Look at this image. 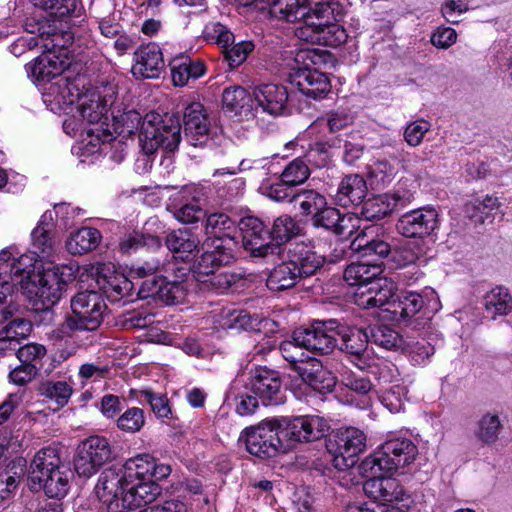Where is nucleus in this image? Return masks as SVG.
<instances>
[{
	"mask_svg": "<svg viewBox=\"0 0 512 512\" xmlns=\"http://www.w3.org/2000/svg\"><path fill=\"white\" fill-rule=\"evenodd\" d=\"M250 96L240 86L226 88L222 95V103L229 111L240 113L249 106Z\"/></svg>",
	"mask_w": 512,
	"mask_h": 512,
	"instance_id": "58",
	"label": "nucleus"
},
{
	"mask_svg": "<svg viewBox=\"0 0 512 512\" xmlns=\"http://www.w3.org/2000/svg\"><path fill=\"white\" fill-rule=\"evenodd\" d=\"M38 392L59 407H64L72 396L73 387L66 381L47 380L40 384Z\"/></svg>",
	"mask_w": 512,
	"mask_h": 512,
	"instance_id": "45",
	"label": "nucleus"
},
{
	"mask_svg": "<svg viewBox=\"0 0 512 512\" xmlns=\"http://www.w3.org/2000/svg\"><path fill=\"white\" fill-rule=\"evenodd\" d=\"M153 460L150 454H138L125 462L123 470L129 479L151 480Z\"/></svg>",
	"mask_w": 512,
	"mask_h": 512,
	"instance_id": "48",
	"label": "nucleus"
},
{
	"mask_svg": "<svg viewBox=\"0 0 512 512\" xmlns=\"http://www.w3.org/2000/svg\"><path fill=\"white\" fill-rule=\"evenodd\" d=\"M363 240L360 235H357L352 245L363 257H375L373 262L385 258L390 253V245L381 239H372L365 243Z\"/></svg>",
	"mask_w": 512,
	"mask_h": 512,
	"instance_id": "53",
	"label": "nucleus"
},
{
	"mask_svg": "<svg viewBox=\"0 0 512 512\" xmlns=\"http://www.w3.org/2000/svg\"><path fill=\"white\" fill-rule=\"evenodd\" d=\"M33 255H19L14 247L0 251V323L12 316L8 297L20 290L30 301L50 306L57 303L67 282L59 268L35 274Z\"/></svg>",
	"mask_w": 512,
	"mask_h": 512,
	"instance_id": "1",
	"label": "nucleus"
},
{
	"mask_svg": "<svg viewBox=\"0 0 512 512\" xmlns=\"http://www.w3.org/2000/svg\"><path fill=\"white\" fill-rule=\"evenodd\" d=\"M145 417L142 409L132 407L127 409L118 419L117 427L127 433H135L144 426Z\"/></svg>",
	"mask_w": 512,
	"mask_h": 512,
	"instance_id": "60",
	"label": "nucleus"
},
{
	"mask_svg": "<svg viewBox=\"0 0 512 512\" xmlns=\"http://www.w3.org/2000/svg\"><path fill=\"white\" fill-rule=\"evenodd\" d=\"M197 191L198 188L193 185L183 187V193L192 196V202L182 205L175 211V218L179 222L183 224H193L205 217L206 213L199 204V199L196 196Z\"/></svg>",
	"mask_w": 512,
	"mask_h": 512,
	"instance_id": "43",
	"label": "nucleus"
},
{
	"mask_svg": "<svg viewBox=\"0 0 512 512\" xmlns=\"http://www.w3.org/2000/svg\"><path fill=\"white\" fill-rule=\"evenodd\" d=\"M426 254L423 244L407 243L401 246L393 255V259L399 266L415 264Z\"/></svg>",
	"mask_w": 512,
	"mask_h": 512,
	"instance_id": "61",
	"label": "nucleus"
},
{
	"mask_svg": "<svg viewBox=\"0 0 512 512\" xmlns=\"http://www.w3.org/2000/svg\"><path fill=\"white\" fill-rule=\"evenodd\" d=\"M337 328L339 324L336 320L315 321L307 328H297L295 341L302 344L306 351L329 354L337 346Z\"/></svg>",
	"mask_w": 512,
	"mask_h": 512,
	"instance_id": "12",
	"label": "nucleus"
},
{
	"mask_svg": "<svg viewBox=\"0 0 512 512\" xmlns=\"http://www.w3.org/2000/svg\"><path fill=\"white\" fill-rule=\"evenodd\" d=\"M237 241L224 238L210 240L208 238L203 247L205 251L193 266V275L197 281L205 283L206 277L218 270L222 265L229 264L234 259V249Z\"/></svg>",
	"mask_w": 512,
	"mask_h": 512,
	"instance_id": "10",
	"label": "nucleus"
},
{
	"mask_svg": "<svg viewBox=\"0 0 512 512\" xmlns=\"http://www.w3.org/2000/svg\"><path fill=\"white\" fill-rule=\"evenodd\" d=\"M129 478L123 469H105L98 478L95 491L108 512H124L123 495Z\"/></svg>",
	"mask_w": 512,
	"mask_h": 512,
	"instance_id": "14",
	"label": "nucleus"
},
{
	"mask_svg": "<svg viewBox=\"0 0 512 512\" xmlns=\"http://www.w3.org/2000/svg\"><path fill=\"white\" fill-rule=\"evenodd\" d=\"M185 138L191 146L206 144L209 138L210 121L204 106L199 102L189 104L183 115Z\"/></svg>",
	"mask_w": 512,
	"mask_h": 512,
	"instance_id": "21",
	"label": "nucleus"
},
{
	"mask_svg": "<svg viewBox=\"0 0 512 512\" xmlns=\"http://www.w3.org/2000/svg\"><path fill=\"white\" fill-rule=\"evenodd\" d=\"M417 455L418 449L412 440L404 437L392 438L364 459L361 470L370 474L393 472L410 465Z\"/></svg>",
	"mask_w": 512,
	"mask_h": 512,
	"instance_id": "5",
	"label": "nucleus"
},
{
	"mask_svg": "<svg viewBox=\"0 0 512 512\" xmlns=\"http://www.w3.org/2000/svg\"><path fill=\"white\" fill-rule=\"evenodd\" d=\"M383 273V269L378 262H357L351 263L344 270V280L350 286L366 285L377 279Z\"/></svg>",
	"mask_w": 512,
	"mask_h": 512,
	"instance_id": "33",
	"label": "nucleus"
},
{
	"mask_svg": "<svg viewBox=\"0 0 512 512\" xmlns=\"http://www.w3.org/2000/svg\"><path fill=\"white\" fill-rule=\"evenodd\" d=\"M85 81V78L80 76L72 80L68 77L58 78V82H52L43 88V100L51 109H54V106L65 109L75 103L79 104L84 95L80 87H85Z\"/></svg>",
	"mask_w": 512,
	"mask_h": 512,
	"instance_id": "17",
	"label": "nucleus"
},
{
	"mask_svg": "<svg viewBox=\"0 0 512 512\" xmlns=\"http://www.w3.org/2000/svg\"><path fill=\"white\" fill-rule=\"evenodd\" d=\"M363 490L375 501L398 502L403 501L406 496L404 488L396 478L377 477L376 474H371V477L364 482Z\"/></svg>",
	"mask_w": 512,
	"mask_h": 512,
	"instance_id": "28",
	"label": "nucleus"
},
{
	"mask_svg": "<svg viewBox=\"0 0 512 512\" xmlns=\"http://www.w3.org/2000/svg\"><path fill=\"white\" fill-rule=\"evenodd\" d=\"M289 201L297 205L303 215L313 217L327 205L326 198L313 189H303L293 195Z\"/></svg>",
	"mask_w": 512,
	"mask_h": 512,
	"instance_id": "44",
	"label": "nucleus"
},
{
	"mask_svg": "<svg viewBox=\"0 0 512 512\" xmlns=\"http://www.w3.org/2000/svg\"><path fill=\"white\" fill-rule=\"evenodd\" d=\"M291 83L305 96L318 100L324 98L330 91L331 85L326 74L310 69L306 65L298 68L291 75Z\"/></svg>",
	"mask_w": 512,
	"mask_h": 512,
	"instance_id": "23",
	"label": "nucleus"
},
{
	"mask_svg": "<svg viewBox=\"0 0 512 512\" xmlns=\"http://www.w3.org/2000/svg\"><path fill=\"white\" fill-rule=\"evenodd\" d=\"M332 8L326 0L309 1L300 20L303 24L321 30L332 18Z\"/></svg>",
	"mask_w": 512,
	"mask_h": 512,
	"instance_id": "42",
	"label": "nucleus"
},
{
	"mask_svg": "<svg viewBox=\"0 0 512 512\" xmlns=\"http://www.w3.org/2000/svg\"><path fill=\"white\" fill-rule=\"evenodd\" d=\"M170 69L173 84L179 87L187 85L191 79H198L205 73L201 61H194L184 55L174 58L170 62Z\"/></svg>",
	"mask_w": 512,
	"mask_h": 512,
	"instance_id": "31",
	"label": "nucleus"
},
{
	"mask_svg": "<svg viewBox=\"0 0 512 512\" xmlns=\"http://www.w3.org/2000/svg\"><path fill=\"white\" fill-rule=\"evenodd\" d=\"M367 194L364 178L358 174L344 177L338 185L335 201L339 206L349 207L362 203Z\"/></svg>",
	"mask_w": 512,
	"mask_h": 512,
	"instance_id": "30",
	"label": "nucleus"
},
{
	"mask_svg": "<svg viewBox=\"0 0 512 512\" xmlns=\"http://www.w3.org/2000/svg\"><path fill=\"white\" fill-rule=\"evenodd\" d=\"M200 240L188 229H178L166 237L167 248L175 255L186 259L198 250Z\"/></svg>",
	"mask_w": 512,
	"mask_h": 512,
	"instance_id": "35",
	"label": "nucleus"
},
{
	"mask_svg": "<svg viewBox=\"0 0 512 512\" xmlns=\"http://www.w3.org/2000/svg\"><path fill=\"white\" fill-rule=\"evenodd\" d=\"M243 248L253 257H265L276 249L271 243L270 231L257 217L246 216L239 222Z\"/></svg>",
	"mask_w": 512,
	"mask_h": 512,
	"instance_id": "16",
	"label": "nucleus"
},
{
	"mask_svg": "<svg viewBox=\"0 0 512 512\" xmlns=\"http://www.w3.org/2000/svg\"><path fill=\"white\" fill-rule=\"evenodd\" d=\"M500 207L497 197L486 195L483 199H475L466 205V213L469 217L479 223H483L490 212Z\"/></svg>",
	"mask_w": 512,
	"mask_h": 512,
	"instance_id": "54",
	"label": "nucleus"
},
{
	"mask_svg": "<svg viewBox=\"0 0 512 512\" xmlns=\"http://www.w3.org/2000/svg\"><path fill=\"white\" fill-rule=\"evenodd\" d=\"M32 243L31 250L22 253L21 255H33L35 260V266L38 262L44 259H48L54 252V238L53 233L46 232L43 227H35L31 233ZM20 254L18 253V256Z\"/></svg>",
	"mask_w": 512,
	"mask_h": 512,
	"instance_id": "38",
	"label": "nucleus"
},
{
	"mask_svg": "<svg viewBox=\"0 0 512 512\" xmlns=\"http://www.w3.org/2000/svg\"><path fill=\"white\" fill-rule=\"evenodd\" d=\"M253 48L254 45L250 41H241L236 44L232 42L223 47V52L229 66L233 68L241 65Z\"/></svg>",
	"mask_w": 512,
	"mask_h": 512,
	"instance_id": "62",
	"label": "nucleus"
},
{
	"mask_svg": "<svg viewBox=\"0 0 512 512\" xmlns=\"http://www.w3.org/2000/svg\"><path fill=\"white\" fill-rule=\"evenodd\" d=\"M283 437L289 451L299 442H311L322 438L329 430L328 422L317 415L298 416L292 419H279Z\"/></svg>",
	"mask_w": 512,
	"mask_h": 512,
	"instance_id": "11",
	"label": "nucleus"
},
{
	"mask_svg": "<svg viewBox=\"0 0 512 512\" xmlns=\"http://www.w3.org/2000/svg\"><path fill=\"white\" fill-rule=\"evenodd\" d=\"M297 374L304 383L320 393L331 392L336 385V377L314 357L300 364Z\"/></svg>",
	"mask_w": 512,
	"mask_h": 512,
	"instance_id": "27",
	"label": "nucleus"
},
{
	"mask_svg": "<svg viewBox=\"0 0 512 512\" xmlns=\"http://www.w3.org/2000/svg\"><path fill=\"white\" fill-rule=\"evenodd\" d=\"M134 59L132 73L137 78H158L165 66L162 51L155 43L140 46Z\"/></svg>",
	"mask_w": 512,
	"mask_h": 512,
	"instance_id": "24",
	"label": "nucleus"
},
{
	"mask_svg": "<svg viewBox=\"0 0 512 512\" xmlns=\"http://www.w3.org/2000/svg\"><path fill=\"white\" fill-rule=\"evenodd\" d=\"M101 239V233L96 228L82 227L69 235L65 246L70 254L83 255L96 249Z\"/></svg>",
	"mask_w": 512,
	"mask_h": 512,
	"instance_id": "32",
	"label": "nucleus"
},
{
	"mask_svg": "<svg viewBox=\"0 0 512 512\" xmlns=\"http://www.w3.org/2000/svg\"><path fill=\"white\" fill-rule=\"evenodd\" d=\"M412 196L413 194L411 192L404 194L395 192L393 194L375 196L363 203L361 215L368 221L381 220L396 209L399 204L404 206L409 203Z\"/></svg>",
	"mask_w": 512,
	"mask_h": 512,
	"instance_id": "26",
	"label": "nucleus"
},
{
	"mask_svg": "<svg viewBox=\"0 0 512 512\" xmlns=\"http://www.w3.org/2000/svg\"><path fill=\"white\" fill-rule=\"evenodd\" d=\"M298 226L289 215H282L278 217L273 224L270 231V238H273L278 243L282 244L289 241L294 235L298 233Z\"/></svg>",
	"mask_w": 512,
	"mask_h": 512,
	"instance_id": "59",
	"label": "nucleus"
},
{
	"mask_svg": "<svg viewBox=\"0 0 512 512\" xmlns=\"http://www.w3.org/2000/svg\"><path fill=\"white\" fill-rule=\"evenodd\" d=\"M324 258L304 243L290 246L285 260L270 272L266 285L272 291L292 288L302 278L313 275L322 267Z\"/></svg>",
	"mask_w": 512,
	"mask_h": 512,
	"instance_id": "2",
	"label": "nucleus"
},
{
	"mask_svg": "<svg viewBox=\"0 0 512 512\" xmlns=\"http://www.w3.org/2000/svg\"><path fill=\"white\" fill-rule=\"evenodd\" d=\"M246 390L256 395L265 406L283 402L280 378L277 372L266 368L255 369Z\"/></svg>",
	"mask_w": 512,
	"mask_h": 512,
	"instance_id": "19",
	"label": "nucleus"
},
{
	"mask_svg": "<svg viewBox=\"0 0 512 512\" xmlns=\"http://www.w3.org/2000/svg\"><path fill=\"white\" fill-rule=\"evenodd\" d=\"M406 396L407 387L402 384H395L382 390L379 400L391 413H397L403 409Z\"/></svg>",
	"mask_w": 512,
	"mask_h": 512,
	"instance_id": "56",
	"label": "nucleus"
},
{
	"mask_svg": "<svg viewBox=\"0 0 512 512\" xmlns=\"http://www.w3.org/2000/svg\"><path fill=\"white\" fill-rule=\"evenodd\" d=\"M394 291V282L380 276L366 285H360L354 294V301L363 309L381 308L393 297Z\"/></svg>",
	"mask_w": 512,
	"mask_h": 512,
	"instance_id": "22",
	"label": "nucleus"
},
{
	"mask_svg": "<svg viewBox=\"0 0 512 512\" xmlns=\"http://www.w3.org/2000/svg\"><path fill=\"white\" fill-rule=\"evenodd\" d=\"M296 339V329L293 331L290 340L283 341L280 344V352L283 358L291 364V368L298 372V367L300 364L306 363L308 361L309 356L304 352L305 348L302 344L297 343Z\"/></svg>",
	"mask_w": 512,
	"mask_h": 512,
	"instance_id": "52",
	"label": "nucleus"
},
{
	"mask_svg": "<svg viewBox=\"0 0 512 512\" xmlns=\"http://www.w3.org/2000/svg\"><path fill=\"white\" fill-rule=\"evenodd\" d=\"M203 35L206 40L215 42L222 48L234 42L233 33L219 22L208 23L203 30Z\"/></svg>",
	"mask_w": 512,
	"mask_h": 512,
	"instance_id": "64",
	"label": "nucleus"
},
{
	"mask_svg": "<svg viewBox=\"0 0 512 512\" xmlns=\"http://www.w3.org/2000/svg\"><path fill=\"white\" fill-rule=\"evenodd\" d=\"M220 325L223 329L236 331L253 330L259 325V319L245 310L223 309L220 313Z\"/></svg>",
	"mask_w": 512,
	"mask_h": 512,
	"instance_id": "39",
	"label": "nucleus"
},
{
	"mask_svg": "<svg viewBox=\"0 0 512 512\" xmlns=\"http://www.w3.org/2000/svg\"><path fill=\"white\" fill-rule=\"evenodd\" d=\"M502 425L496 414L487 413L478 422L476 436L485 444L494 443L499 436Z\"/></svg>",
	"mask_w": 512,
	"mask_h": 512,
	"instance_id": "55",
	"label": "nucleus"
},
{
	"mask_svg": "<svg viewBox=\"0 0 512 512\" xmlns=\"http://www.w3.org/2000/svg\"><path fill=\"white\" fill-rule=\"evenodd\" d=\"M241 439H244L247 451L259 458H272L289 451L279 419L265 420L244 429Z\"/></svg>",
	"mask_w": 512,
	"mask_h": 512,
	"instance_id": "6",
	"label": "nucleus"
},
{
	"mask_svg": "<svg viewBox=\"0 0 512 512\" xmlns=\"http://www.w3.org/2000/svg\"><path fill=\"white\" fill-rule=\"evenodd\" d=\"M337 335L342 339V349L355 356H361L370 341L369 334L359 327H344L339 325Z\"/></svg>",
	"mask_w": 512,
	"mask_h": 512,
	"instance_id": "37",
	"label": "nucleus"
},
{
	"mask_svg": "<svg viewBox=\"0 0 512 512\" xmlns=\"http://www.w3.org/2000/svg\"><path fill=\"white\" fill-rule=\"evenodd\" d=\"M115 91L112 86L101 89H87L79 103V111L83 120L94 127L86 130L88 143L95 145L94 141H108L112 139L110 123H108V109L114 103Z\"/></svg>",
	"mask_w": 512,
	"mask_h": 512,
	"instance_id": "4",
	"label": "nucleus"
},
{
	"mask_svg": "<svg viewBox=\"0 0 512 512\" xmlns=\"http://www.w3.org/2000/svg\"><path fill=\"white\" fill-rule=\"evenodd\" d=\"M434 352V345L425 338L412 341L408 346V353L414 365H425Z\"/></svg>",
	"mask_w": 512,
	"mask_h": 512,
	"instance_id": "63",
	"label": "nucleus"
},
{
	"mask_svg": "<svg viewBox=\"0 0 512 512\" xmlns=\"http://www.w3.org/2000/svg\"><path fill=\"white\" fill-rule=\"evenodd\" d=\"M39 39L41 47L47 52L68 53V48L73 44L74 36L69 30L59 29L48 25L40 29Z\"/></svg>",
	"mask_w": 512,
	"mask_h": 512,
	"instance_id": "34",
	"label": "nucleus"
},
{
	"mask_svg": "<svg viewBox=\"0 0 512 512\" xmlns=\"http://www.w3.org/2000/svg\"><path fill=\"white\" fill-rule=\"evenodd\" d=\"M425 304L422 294L414 291L402 292L397 303H393V313L401 318H408L418 313Z\"/></svg>",
	"mask_w": 512,
	"mask_h": 512,
	"instance_id": "49",
	"label": "nucleus"
},
{
	"mask_svg": "<svg viewBox=\"0 0 512 512\" xmlns=\"http://www.w3.org/2000/svg\"><path fill=\"white\" fill-rule=\"evenodd\" d=\"M140 247L157 250L162 248V243L159 237L144 235L138 231H133L124 235L119 242V250L124 254L135 252Z\"/></svg>",
	"mask_w": 512,
	"mask_h": 512,
	"instance_id": "46",
	"label": "nucleus"
},
{
	"mask_svg": "<svg viewBox=\"0 0 512 512\" xmlns=\"http://www.w3.org/2000/svg\"><path fill=\"white\" fill-rule=\"evenodd\" d=\"M71 475V470L62 462L56 447L50 446L38 451L30 465L31 488L43 489L50 498H61L67 494Z\"/></svg>",
	"mask_w": 512,
	"mask_h": 512,
	"instance_id": "3",
	"label": "nucleus"
},
{
	"mask_svg": "<svg viewBox=\"0 0 512 512\" xmlns=\"http://www.w3.org/2000/svg\"><path fill=\"white\" fill-rule=\"evenodd\" d=\"M143 120L135 110L124 111L121 114H113V122L110 124V130L113 135L116 133L118 136H126L133 134L138 128L142 126Z\"/></svg>",
	"mask_w": 512,
	"mask_h": 512,
	"instance_id": "50",
	"label": "nucleus"
},
{
	"mask_svg": "<svg viewBox=\"0 0 512 512\" xmlns=\"http://www.w3.org/2000/svg\"><path fill=\"white\" fill-rule=\"evenodd\" d=\"M139 141L145 153H153L158 148L166 151L177 149L181 141V125L175 116H165L159 119V115H147L143 120Z\"/></svg>",
	"mask_w": 512,
	"mask_h": 512,
	"instance_id": "7",
	"label": "nucleus"
},
{
	"mask_svg": "<svg viewBox=\"0 0 512 512\" xmlns=\"http://www.w3.org/2000/svg\"><path fill=\"white\" fill-rule=\"evenodd\" d=\"M72 57L67 53L45 52L33 62L26 64L28 76L37 84L48 86L63 78V72L70 67Z\"/></svg>",
	"mask_w": 512,
	"mask_h": 512,
	"instance_id": "15",
	"label": "nucleus"
},
{
	"mask_svg": "<svg viewBox=\"0 0 512 512\" xmlns=\"http://www.w3.org/2000/svg\"><path fill=\"white\" fill-rule=\"evenodd\" d=\"M486 311L495 318L508 314L512 309V296L505 287L497 286L484 296Z\"/></svg>",
	"mask_w": 512,
	"mask_h": 512,
	"instance_id": "40",
	"label": "nucleus"
},
{
	"mask_svg": "<svg viewBox=\"0 0 512 512\" xmlns=\"http://www.w3.org/2000/svg\"><path fill=\"white\" fill-rule=\"evenodd\" d=\"M253 97L263 112L278 116L284 113L288 92L285 86L277 83H262L254 87Z\"/></svg>",
	"mask_w": 512,
	"mask_h": 512,
	"instance_id": "25",
	"label": "nucleus"
},
{
	"mask_svg": "<svg viewBox=\"0 0 512 512\" xmlns=\"http://www.w3.org/2000/svg\"><path fill=\"white\" fill-rule=\"evenodd\" d=\"M101 285L107 297L114 302L129 296L133 289V283L124 273L110 268L102 276Z\"/></svg>",
	"mask_w": 512,
	"mask_h": 512,
	"instance_id": "36",
	"label": "nucleus"
},
{
	"mask_svg": "<svg viewBox=\"0 0 512 512\" xmlns=\"http://www.w3.org/2000/svg\"><path fill=\"white\" fill-rule=\"evenodd\" d=\"M369 339L372 343L387 350L398 348L403 342L400 334L388 325L371 327Z\"/></svg>",
	"mask_w": 512,
	"mask_h": 512,
	"instance_id": "51",
	"label": "nucleus"
},
{
	"mask_svg": "<svg viewBox=\"0 0 512 512\" xmlns=\"http://www.w3.org/2000/svg\"><path fill=\"white\" fill-rule=\"evenodd\" d=\"M309 176L310 169L307 163L300 158H296L284 168L280 178L284 183L292 187L304 183Z\"/></svg>",
	"mask_w": 512,
	"mask_h": 512,
	"instance_id": "57",
	"label": "nucleus"
},
{
	"mask_svg": "<svg viewBox=\"0 0 512 512\" xmlns=\"http://www.w3.org/2000/svg\"><path fill=\"white\" fill-rule=\"evenodd\" d=\"M335 466L339 469L352 467L356 457L366 448V436L363 431L349 427L340 431L336 439Z\"/></svg>",
	"mask_w": 512,
	"mask_h": 512,
	"instance_id": "20",
	"label": "nucleus"
},
{
	"mask_svg": "<svg viewBox=\"0 0 512 512\" xmlns=\"http://www.w3.org/2000/svg\"><path fill=\"white\" fill-rule=\"evenodd\" d=\"M186 293L187 288L182 280H169L167 277H153L145 280L138 292L142 299L153 298L164 305L181 303Z\"/></svg>",
	"mask_w": 512,
	"mask_h": 512,
	"instance_id": "18",
	"label": "nucleus"
},
{
	"mask_svg": "<svg viewBox=\"0 0 512 512\" xmlns=\"http://www.w3.org/2000/svg\"><path fill=\"white\" fill-rule=\"evenodd\" d=\"M439 229V215L433 207H422L402 214L397 223V232L406 238L425 239Z\"/></svg>",
	"mask_w": 512,
	"mask_h": 512,
	"instance_id": "13",
	"label": "nucleus"
},
{
	"mask_svg": "<svg viewBox=\"0 0 512 512\" xmlns=\"http://www.w3.org/2000/svg\"><path fill=\"white\" fill-rule=\"evenodd\" d=\"M160 493V486L153 480L129 479L123 495L124 512L152 503Z\"/></svg>",
	"mask_w": 512,
	"mask_h": 512,
	"instance_id": "29",
	"label": "nucleus"
},
{
	"mask_svg": "<svg viewBox=\"0 0 512 512\" xmlns=\"http://www.w3.org/2000/svg\"><path fill=\"white\" fill-rule=\"evenodd\" d=\"M310 0H272L269 7L271 16L279 20L295 22L300 20Z\"/></svg>",
	"mask_w": 512,
	"mask_h": 512,
	"instance_id": "41",
	"label": "nucleus"
},
{
	"mask_svg": "<svg viewBox=\"0 0 512 512\" xmlns=\"http://www.w3.org/2000/svg\"><path fill=\"white\" fill-rule=\"evenodd\" d=\"M234 231L235 221L225 213H213L206 219L205 232L207 235H213V240L229 238L236 241L232 236Z\"/></svg>",
	"mask_w": 512,
	"mask_h": 512,
	"instance_id": "47",
	"label": "nucleus"
},
{
	"mask_svg": "<svg viewBox=\"0 0 512 512\" xmlns=\"http://www.w3.org/2000/svg\"><path fill=\"white\" fill-rule=\"evenodd\" d=\"M113 457V449L108 439L98 435L90 436L78 445L74 468L79 476L89 478Z\"/></svg>",
	"mask_w": 512,
	"mask_h": 512,
	"instance_id": "9",
	"label": "nucleus"
},
{
	"mask_svg": "<svg viewBox=\"0 0 512 512\" xmlns=\"http://www.w3.org/2000/svg\"><path fill=\"white\" fill-rule=\"evenodd\" d=\"M71 315L67 318V325L71 329L89 330L97 329L107 308L103 295L95 290H85L77 293L70 301Z\"/></svg>",
	"mask_w": 512,
	"mask_h": 512,
	"instance_id": "8",
	"label": "nucleus"
}]
</instances>
